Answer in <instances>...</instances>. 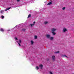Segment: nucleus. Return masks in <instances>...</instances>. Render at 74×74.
I'll use <instances>...</instances> for the list:
<instances>
[{
	"instance_id": "f257e3e1",
	"label": "nucleus",
	"mask_w": 74,
	"mask_h": 74,
	"mask_svg": "<svg viewBox=\"0 0 74 74\" xmlns=\"http://www.w3.org/2000/svg\"><path fill=\"white\" fill-rule=\"evenodd\" d=\"M46 36L47 38H48H48H50V37H51V35L49 34H47L46 35Z\"/></svg>"
},
{
	"instance_id": "f03ea898",
	"label": "nucleus",
	"mask_w": 74,
	"mask_h": 74,
	"mask_svg": "<svg viewBox=\"0 0 74 74\" xmlns=\"http://www.w3.org/2000/svg\"><path fill=\"white\" fill-rule=\"evenodd\" d=\"M67 31V29L66 28H64L63 29V32H64V33H65Z\"/></svg>"
},
{
	"instance_id": "7ed1b4c3",
	"label": "nucleus",
	"mask_w": 74,
	"mask_h": 74,
	"mask_svg": "<svg viewBox=\"0 0 74 74\" xmlns=\"http://www.w3.org/2000/svg\"><path fill=\"white\" fill-rule=\"evenodd\" d=\"M39 67H40V69H42L43 67V65L42 64H40L39 65Z\"/></svg>"
},
{
	"instance_id": "20e7f679",
	"label": "nucleus",
	"mask_w": 74,
	"mask_h": 74,
	"mask_svg": "<svg viewBox=\"0 0 74 74\" xmlns=\"http://www.w3.org/2000/svg\"><path fill=\"white\" fill-rule=\"evenodd\" d=\"M35 22H34V23L33 24H30L29 26H31V27H32L33 26H34V24H35Z\"/></svg>"
},
{
	"instance_id": "39448f33",
	"label": "nucleus",
	"mask_w": 74,
	"mask_h": 74,
	"mask_svg": "<svg viewBox=\"0 0 74 74\" xmlns=\"http://www.w3.org/2000/svg\"><path fill=\"white\" fill-rule=\"evenodd\" d=\"M56 29L55 28H52L51 29V32H54L55 31H56Z\"/></svg>"
},
{
	"instance_id": "423d86ee",
	"label": "nucleus",
	"mask_w": 74,
	"mask_h": 74,
	"mask_svg": "<svg viewBox=\"0 0 74 74\" xmlns=\"http://www.w3.org/2000/svg\"><path fill=\"white\" fill-rule=\"evenodd\" d=\"M52 58L53 60V61H54L55 60V56H52Z\"/></svg>"
},
{
	"instance_id": "0eeeda50",
	"label": "nucleus",
	"mask_w": 74,
	"mask_h": 74,
	"mask_svg": "<svg viewBox=\"0 0 74 74\" xmlns=\"http://www.w3.org/2000/svg\"><path fill=\"white\" fill-rule=\"evenodd\" d=\"M66 57V58H68V57L67 56L65 55H62V58H63V57Z\"/></svg>"
},
{
	"instance_id": "6e6552de",
	"label": "nucleus",
	"mask_w": 74,
	"mask_h": 74,
	"mask_svg": "<svg viewBox=\"0 0 74 74\" xmlns=\"http://www.w3.org/2000/svg\"><path fill=\"white\" fill-rule=\"evenodd\" d=\"M44 23L45 24V25H47V24H48V22L45 21L44 22Z\"/></svg>"
},
{
	"instance_id": "1a4fd4ad",
	"label": "nucleus",
	"mask_w": 74,
	"mask_h": 74,
	"mask_svg": "<svg viewBox=\"0 0 74 74\" xmlns=\"http://www.w3.org/2000/svg\"><path fill=\"white\" fill-rule=\"evenodd\" d=\"M11 8H6L5 10V11H7L8 10H10Z\"/></svg>"
},
{
	"instance_id": "9d476101",
	"label": "nucleus",
	"mask_w": 74,
	"mask_h": 74,
	"mask_svg": "<svg viewBox=\"0 0 74 74\" xmlns=\"http://www.w3.org/2000/svg\"><path fill=\"white\" fill-rule=\"evenodd\" d=\"M31 45H33V44L34 43V42L33 40H31Z\"/></svg>"
},
{
	"instance_id": "9b49d317",
	"label": "nucleus",
	"mask_w": 74,
	"mask_h": 74,
	"mask_svg": "<svg viewBox=\"0 0 74 74\" xmlns=\"http://www.w3.org/2000/svg\"><path fill=\"white\" fill-rule=\"evenodd\" d=\"M53 39V37H51L49 38V39L50 40H52Z\"/></svg>"
},
{
	"instance_id": "f8f14e48",
	"label": "nucleus",
	"mask_w": 74,
	"mask_h": 74,
	"mask_svg": "<svg viewBox=\"0 0 74 74\" xmlns=\"http://www.w3.org/2000/svg\"><path fill=\"white\" fill-rule=\"evenodd\" d=\"M52 4V3L51 2H49L47 4V5H51Z\"/></svg>"
},
{
	"instance_id": "ddd939ff",
	"label": "nucleus",
	"mask_w": 74,
	"mask_h": 74,
	"mask_svg": "<svg viewBox=\"0 0 74 74\" xmlns=\"http://www.w3.org/2000/svg\"><path fill=\"white\" fill-rule=\"evenodd\" d=\"M26 30V29H25V28H23L22 29V30L24 32H25V30Z\"/></svg>"
},
{
	"instance_id": "4468645a",
	"label": "nucleus",
	"mask_w": 74,
	"mask_h": 74,
	"mask_svg": "<svg viewBox=\"0 0 74 74\" xmlns=\"http://www.w3.org/2000/svg\"><path fill=\"white\" fill-rule=\"evenodd\" d=\"M36 70H39V67H38V66H36Z\"/></svg>"
},
{
	"instance_id": "2eb2a0df",
	"label": "nucleus",
	"mask_w": 74,
	"mask_h": 74,
	"mask_svg": "<svg viewBox=\"0 0 74 74\" xmlns=\"http://www.w3.org/2000/svg\"><path fill=\"white\" fill-rule=\"evenodd\" d=\"M34 38L35 39H37V36H35Z\"/></svg>"
},
{
	"instance_id": "dca6fc26",
	"label": "nucleus",
	"mask_w": 74,
	"mask_h": 74,
	"mask_svg": "<svg viewBox=\"0 0 74 74\" xmlns=\"http://www.w3.org/2000/svg\"><path fill=\"white\" fill-rule=\"evenodd\" d=\"M31 16V14H29L27 18H30V17Z\"/></svg>"
},
{
	"instance_id": "f3484780",
	"label": "nucleus",
	"mask_w": 74,
	"mask_h": 74,
	"mask_svg": "<svg viewBox=\"0 0 74 74\" xmlns=\"http://www.w3.org/2000/svg\"><path fill=\"white\" fill-rule=\"evenodd\" d=\"M52 33L53 35H55L56 34V33L54 32H52Z\"/></svg>"
},
{
	"instance_id": "a211bd4d",
	"label": "nucleus",
	"mask_w": 74,
	"mask_h": 74,
	"mask_svg": "<svg viewBox=\"0 0 74 74\" xmlns=\"http://www.w3.org/2000/svg\"><path fill=\"white\" fill-rule=\"evenodd\" d=\"M0 31L1 32H4V29H3L1 28L0 29Z\"/></svg>"
},
{
	"instance_id": "6ab92c4d",
	"label": "nucleus",
	"mask_w": 74,
	"mask_h": 74,
	"mask_svg": "<svg viewBox=\"0 0 74 74\" xmlns=\"http://www.w3.org/2000/svg\"><path fill=\"white\" fill-rule=\"evenodd\" d=\"M3 12H4V10H2L1 11V14H3Z\"/></svg>"
},
{
	"instance_id": "aec40b11",
	"label": "nucleus",
	"mask_w": 74,
	"mask_h": 74,
	"mask_svg": "<svg viewBox=\"0 0 74 74\" xmlns=\"http://www.w3.org/2000/svg\"><path fill=\"white\" fill-rule=\"evenodd\" d=\"M65 8H66L65 7H64L63 8H62L63 10H65Z\"/></svg>"
},
{
	"instance_id": "412c9836",
	"label": "nucleus",
	"mask_w": 74,
	"mask_h": 74,
	"mask_svg": "<svg viewBox=\"0 0 74 74\" xmlns=\"http://www.w3.org/2000/svg\"><path fill=\"white\" fill-rule=\"evenodd\" d=\"M19 42L20 43H21V42H22V41H21V40H19Z\"/></svg>"
},
{
	"instance_id": "4be33fe9",
	"label": "nucleus",
	"mask_w": 74,
	"mask_h": 74,
	"mask_svg": "<svg viewBox=\"0 0 74 74\" xmlns=\"http://www.w3.org/2000/svg\"><path fill=\"white\" fill-rule=\"evenodd\" d=\"M59 53V51H57L55 53Z\"/></svg>"
},
{
	"instance_id": "5701e85b",
	"label": "nucleus",
	"mask_w": 74,
	"mask_h": 74,
	"mask_svg": "<svg viewBox=\"0 0 74 74\" xmlns=\"http://www.w3.org/2000/svg\"><path fill=\"white\" fill-rule=\"evenodd\" d=\"M15 40H18V38H15Z\"/></svg>"
},
{
	"instance_id": "b1692460",
	"label": "nucleus",
	"mask_w": 74,
	"mask_h": 74,
	"mask_svg": "<svg viewBox=\"0 0 74 74\" xmlns=\"http://www.w3.org/2000/svg\"><path fill=\"white\" fill-rule=\"evenodd\" d=\"M18 44L19 45V46H20H20H21V44H20V43H19V42H18Z\"/></svg>"
},
{
	"instance_id": "393cba45",
	"label": "nucleus",
	"mask_w": 74,
	"mask_h": 74,
	"mask_svg": "<svg viewBox=\"0 0 74 74\" xmlns=\"http://www.w3.org/2000/svg\"><path fill=\"white\" fill-rule=\"evenodd\" d=\"M49 73L50 74H53V73H52L51 72H49Z\"/></svg>"
},
{
	"instance_id": "a878e982",
	"label": "nucleus",
	"mask_w": 74,
	"mask_h": 74,
	"mask_svg": "<svg viewBox=\"0 0 74 74\" xmlns=\"http://www.w3.org/2000/svg\"><path fill=\"white\" fill-rule=\"evenodd\" d=\"M1 17H2V18L3 19V18H4V16H2Z\"/></svg>"
},
{
	"instance_id": "bb28decb",
	"label": "nucleus",
	"mask_w": 74,
	"mask_h": 74,
	"mask_svg": "<svg viewBox=\"0 0 74 74\" xmlns=\"http://www.w3.org/2000/svg\"><path fill=\"white\" fill-rule=\"evenodd\" d=\"M17 1L19 2L20 1V0H17Z\"/></svg>"
},
{
	"instance_id": "cd10ccee",
	"label": "nucleus",
	"mask_w": 74,
	"mask_h": 74,
	"mask_svg": "<svg viewBox=\"0 0 74 74\" xmlns=\"http://www.w3.org/2000/svg\"><path fill=\"white\" fill-rule=\"evenodd\" d=\"M19 26V25H17L16 26H16Z\"/></svg>"
},
{
	"instance_id": "c85d7f7f",
	"label": "nucleus",
	"mask_w": 74,
	"mask_h": 74,
	"mask_svg": "<svg viewBox=\"0 0 74 74\" xmlns=\"http://www.w3.org/2000/svg\"><path fill=\"white\" fill-rule=\"evenodd\" d=\"M49 61V60L48 59L47 60V61Z\"/></svg>"
},
{
	"instance_id": "c756f323",
	"label": "nucleus",
	"mask_w": 74,
	"mask_h": 74,
	"mask_svg": "<svg viewBox=\"0 0 74 74\" xmlns=\"http://www.w3.org/2000/svg\"><path fill=\"white\" fill-rule=\"evenodd\" d=\"M8 31H10V30H8Z\"/></svg>"
}]
</instances>
